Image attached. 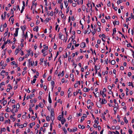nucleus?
I'll list each match as a JSON object with an SVG mask.
<instances>
[{
	"label": "nucleus",
	"mask_w": 134,
	"mask_h": 134,
	"mask_svg": "<svg viewBox=\"0 0 134 134\" xmlns=\"http://www.w3.org/2000/svg\"><path fill=\"white\" fill-rule=\"evenodd\" d=\"M46 119L48 121H49L50 120L49 116H47L46 118Z\"/></svg>",
	"instance_id": "6ab92c4d"
},
{
	"label": "nucleus",
	"mask_w": 134,
	"mask_h": 134,
	"mask_svg": "<svg viewBox=\"0 0 134 134\" xmlns=\"http://www.w3.org/2000/svg\"><path fill=\"white\" fill-rule=\"evenodd\" d=\"M64 3L66 7L67 8V6L68 5V3H67V1H64Z\"/></svg>",
	"instance_id": "5701e85b"
},
{
	"label": "nucleus",
	"mask_w": 134,
	"mask_h": 134,
	"mask_svg": "<svg viewBox=\"0 0 134 134\" xmlns=\"http://www.w3.org/2000/svg\"><path fill=\"white\" fill-rule=\"evenodd\" d=\"M6 131V130L5 128H2L1 129V131H0V132H1V134H2V131L5 132Z\"/></svg>",
	"instance_id": "f8f14e48"
},
{
	"label": "nucleus",
	"mask_w": 134,
	"mask_h": 134,
	"mask_svg": "<svg viewBox=\"0 0 134 134\" xmlns=\"http://www.w3.org/2000/svg\"><path fill=\"white\" fill-rule=\"evenodd\" d=\"M95 123L97 124H98L99 122L98 121V120H97L96 119L94 121Z\"/></svg>",
	"instance_id": "8fccbe9b"
},
{
	"label": "nucleus",
	"mask_w": 134,
	"mask_h": 134,
	"mask_svg": "<svg viewBox=\"0 0 134 134\" xmlns=\"http://www.w3.org/2000/svg\"><path fill=\"white\" fill-rule=\"evenodd\" d=\"M111 64L114 65L115 64V60H113L111 61Z\"/></svg>",
	"instance_id": "7c9ffc66"
},
{
	"label": "nucleus",
	"mask_w": 134,
	"mask_h": 134,
	"mask_svg": "<svg viewBox=\"0 0 134 134\" xmlns=\"http://www.w3.org/2000/svg\"><path fill=\"white\" fill-rule=\"evenodd\" d=\"M108 88L110 90V91L111 92H112L111 90L112 89V88L111 86H108Z\"/></svg>",
	"instance_id": "a878e982"
},
{
	"label": "nucleus",
	"mask_w": 134,
	"mask_h": 134,
	"mask_svg": "<svg viewBox=\"0 0 134 134\" xmlns=\"http://www.w3.org/2000/svg\"><path fill=\"white\" fill-rule=\"evenodd\" d=\"M4 61H2L0 63V65L1 66L3 65L4 63Z\"/></svg>",
	"instance_id": "603ef678"
},
{
	"label": "nucleus",
	"mask_w": 134,
	"mask_h": 134,
	"mask_svg": "<svg viewBox=\"0 0 134 134\" xmlns=\"http://www.w3.org/2000/svg\"><path fill=\"white\" fill-rule=\"evenodd\" d=\"M62 116H61V115H59L58 117V119L59 121H61Z\"/></svg>",
	"instance_id": "c85d7f7f"
},
{
	"label": "nucleus",
	"mask_w": 134,
	"mask_h": 134,
	"mask_svg": "<svg viewBox=\"0 0 134 134\" xmlns=\"http://www.w3.org/2000/svg\"><path fill=\"white\" fill-rule=\"evenodd\" d=\"M64 92L63 91H62L61 92L60 94L61 96H63L64 94Z\"/></svg>",
	"instance_id": "680f3d73"
},
{
	"label": "nucleus",
	"mask_w": 134,
	"mask_h": 134,
	"mask_svg": "<svg viewBox=\"0 0 134 134\" xmlns=\"http://www.w3.org/2000/svg\"><path fill=\"white\" fill-rule=\"evenodd\" d=\"M122 2V0H119L117 1V4L118 5L120 3H121Z\"/></svg>",
	"instance_id": "b1692460"
},
{
	"label": "nucleus",
	"mask_w": 134,
	"mask_h": 134,
	"mask_svg": "<svg viewBox=\"0 0 134 134\" xmlns=\"http://www.w3.org/2000/svg\"><path fill=\"white\" fill-rule=\"evenodd\" d=\"M42 103H39V107L41 108H42L43 107V106H42Z\"/></svg>",
	"instance_id": "e433bc0d"
},
{
	"label": "nucleus",
	"mask_w": 134,
	"mask_h": 134,
	"mask_svg": "<svg viewBox=\"0 0 134 134\" xmlns=\"http://www.w3.org/2000/svg\"><path fill=\"white\" fill-rule=\"evenodd\" d=\"M15 61H13L11 63V65H13L14 64L15 65Z\"/></svg>",
	"instance_id": "864d4df0"
},
{
	"label": "nucleus",
	"mask_w": 134,
	"mask_h": 134,
	"mask_svg": "<svg viewBox=\"0 0 134 134\" xmlns=\"http://www.w3.org/2000/svg\"><path fill=\"white\" fill-rule=\"evenodd\" d=\"M48 101L49 103H52V100L50 97V92H49V95H48Z\"/></svg>",
	"instance_id": "6e6552de"
},
{
	"label": "nucleus",
	"mask_w": 134,
	"mask_h": 134,
	"mask_svg": "<svg viewBox=\"0 0 134 134\" xmlns=\"http://www.w3.org/2000/svg\"><path fill=\"white\" fill-rule=\"evenodd\" d=\"M97 24L98 26H101V23H100L99 21H98L97 22Z\"/></svg>",
	"instance_id": "69168bd1"
},
{
	"label": "nucleus",
	"mask_w": 134,
	"mask_h": 134,
	"mask_svg": "<svg viewBox=\"0 0 134 134\" xmlns=\"http://www.w3.org/2000/svg\"><path fill=\"white\" fill-rule=\"evenodd\" d=\"M35 94L34 93L32 94H31L30 96V99H32V98L33 97H34L35 96Z\"/></svg>",
	"instance_id": "72a5a7b5"
},
{
	"label": "nucleus",
	"mask_w": 134,
	"mask_h": 134,
	"mask_svg": "<svg viewBox=\"0 0 134 134\" xmlns=\"http://www.w3.org/2000/svg\"><path fill=\"white\" fill-rule=\"evenodd\" d=\"M82 10L84 11L86 9V7L84 5H82Z\"/></svg>",
	"instance_id": "2f4dec72"
},
{
	"label": "nucleus",
	"mask_w": 134,
	"mask_h": 134,
	"mask_svg": "<svg viewBox=\"0 0 134 134\" xmlns=\"http://www.w3.org/2000/svg\"><path fill=\"white\" fill-rule=\"evenodd\" d=\"M83 116H82V118H84V117L86 118L87 116V115L86 114H83Z\"/></svg>",
	"instance_id": "0e129e2a"
},
{
	"label": "nucleus",
	"mask_w": 134,
	"mask_h": 134,
	"mask_svg": "<svg viewBox=\"0 0 134 134\" xmlns=\"http://www.w3.org/2000/svg\"><path fill=\"white\" fill-rule=\"evenodd\" d=\"M8 42H9V43H12V42L10 41V40H9L8 39L6 41H5V42H7V43Z\"/></svg>",
	"instance_id": "de8ad7c7"
},
{
	"label": "nucleus",
	"mask_w": 134,
	"mask_h": 134,
	"mask_svg": "<svg viewBox=\"0 0 134 134\" xmlns=\"http://www.w3.org/2000/svg\"><path fill=\"white\" fill-rule=\"evenodd\" d=\"M78 82H79V85H80V81H79L76 82V83L74 85V87L75 88H76L77 87H78V85H77V84H78Z\"/></svg>",
	"instance_id": "0eeeda50"
},
{
	"label": "nucleus",
	"mask_w": 134,
	"mask_h": 134,
	"mask_svg": "<svg viewBox=\"0 0 134 134\" xmlns=\"http://www.w3.org/2000/svg\"><path fill=\"white\" fill-rule=\"evenodd\" d=\"M72 45V43L71 42L67 46V48H70L71 47Z\"/></svg>",
	"instance_id": "a211bd4d"
},
{
	"label": "nucleus",
	"mask_w": 134,
	"mask_h": 134,
	"mask_svg": "<svg viewBox=\"0 0 134 134\" xmlns=\"http://www.w3.org/2000/svg\"><path fill=\"white\" fill-rule=\"evenodd\" d=\"M7 31H6L5 32L4 34V35H5L4 37H5L7 35L8 32V28H7Z\"/></svg>",
	"instance_id": "4c0bfd02"
},
{
	"label": "nucleus",
	"mask_w": 134,
	"mask_h": 134,
	"mask_svg": "<svg viewBox=\"0 0 134 134\" xmlns=\"http://www.w3.org/2000/svg\"><path fill=\"white\" fill-rule=\"evenodd\" d=\"M102 118L103 119H104V120H105V117L104 116V114H102Z\"/></svg>",
	"instance_id": "052dcab7"
},
{
	"label": "nucleus",
	"mask_w": 134,
	"mask_h": 134,
	"mask_svg": "<svg viewBox=\"0 0 134 134\" xmlns=\"http://www.w3.org/2000/svg\"><path fill=\"white\" fill-rule=\"evenodd\" d=\"M23 34H24V31L26 30V26L25 25H24L23 26Z\"/></svg>",
	"instance_id": "bb28decb"
},
{
	"label": "nucleus",
	"mask_w": 134,
	"mask_h": 134,
	"mask_svg": "<svg viewBox=\"0 0 134 134\" xmlns=\"http://www.w3.org/2000/svg\"><path fill=\"white\" fill-rule=\"evenodd\" d=\"M61 122L62 124L63 125L64 123L66 122V120H61Z\"/></svg>",
	"instance_id": "c756f323"
},
{
	"label": "nucleus",
	"mask_w": 134,
	"mask_h": 134,
	"mask_svg": "<svg viewBox=\"0 0 134 134\" xmlns=\"http://www.w3.org/2000/svg\"><path fill=\"white\" fill-rule=\"evenodd\" d=\"M127 47H129L130 46L131 47H132L131 45V44L130 43L128 44H127Z\"/></svg>",
	"instance_id": "79ce46f5"
},
{
	"label": "nucleus",
	"mask_w": 134,
	"mask_h": 134,
	"mask_svg": "<svg viewBox=\"0 0 134 134\" xmlns=\"http://www.w3.org/2000/svg\"><path fill=\"white\" fill-rule=\"evenodd\" d=\"M5 72V71L3 70L1 72V75L3 76V78L4 77V75H3L2 74Z\"/></svg>",
	"instance_id": "ddd939ff"
},
{
	"label": "nucleus",
	"mask_w": 134,
	"mask_h": 134,
	"mask_svg": "<svg viewBox=\"0 0 134 134\" xmlns=\"http://www.w3.org/2000/svg\"><path fill=\"white\" fill-rule=\"evenodd\" d=\"M10 118L13 120V122H14L16 120V118L13 117L12 115H11Z\"/></svg>",
	"instance_id": "dca6fc26"
},
{
	"label": "nucleus",
	"mask_w": 134,
	"mask_h": 134,
	"mask_svg": "<svg viewBox=\"0 0 134 134\" xmlns=\"http://www.w3.org/2000/svg\"><path fill=\"white\" fill-rule=\"evenodd\" d=\"M78 94V92L77 91H76V92H74V96H75V95H77Z\"/></svg>",
	"instance_id": "c03bdc74"
},
{
	"label": "nucleus",
	"mask_w": 134,
	"mask_h": 134,
	"mask_svg": "<svg viewBox=\"0 0 134 134\" xmlns=\"http://www.w3.org/2000/svg\"><path fill=\"white\" fill-rule=\"evenodd\" d=\"M114 114H115L116 113V111L117 110L116 107H114Z\"/></svg>",
	"instance_id": "49530a36"
},
{
	"label": "nucleus",
	"mask_w": 134,
	"mask_h": 134,
	"mask_svg": "<svg viewBox=\"0 0 134 134\" xmlns=\"http://www.w3.org/2000/svg\"><path fill=\"white\" fill-rule=\"evenodd\" d=\"M59 38L60 39H61L62 38V36L63 35H62L60 33L59 34Z\"/></svg>",
	"instance_id": "58836bf2"
},
{
	"label": "nucleus",
	"mask_w": 134,
	"mask_h": 134,
	"mask_svg": "<svg viewBox=\"0 0 134 134\" xmlns=\"http://www.w3.org/2000/svg\"><path fill=\"white\" fill-rule=\"evenodd\" d=\"M115 23H114V21L113 22V24H114V25H115V24H116L117 23H117V25H118L119 24V22L118 21H115Z\"/></svg>",
	"instance_id": "cd10ccee"
},
{
	"label": "nucleus",
	"mask_w": 134,
	"mask_h": 134,
	"mask_svg": "<svg viewBox=\"0 0 134 134\" xmlns=\"http://www.w3.org/2000/svg\"><path fill=\"white\" fill-rule=\"evenodd\" d=\"M90 89H89L88 90V88H86V87L85 88H84V90L85 92H88L90 90Z\"/></svg>",
	"instance_id": "f3484780"
},
{
	"label": "nucleus",
	"mask_w": 134,
	"mask_h": 134,
	"mask_svg": "<svg viewBox=\"0 0 134 134\" xmlns=\"http://www.w3.org/2000/svg\"><path fill=\"white\" fill-rule=\"evenodd\" d=\"M24 58V57H20L19 59V61H21L23 60Z\"/></svg>",
	"instance_id": "393cba45"
},
{
	"label": "nucleus",
	"mask_w": 134,
	"mask_h": 134,
	"mask_svg": "<svg viewBox=\"0 0 134 134\" xmlns=\"http://www.w3.org/2000/svg\"><path fill=\"white\" fill-rule=\"evenodd\" d=\"M5 118H8L9 116L8 114L7 113H5Z\"/></svg>",
	"instance_id": "09e8293b"
},
{
	"label": "nucleus",
	"mask_w": 134,
	"mask_h": 134,
	"mask_svg": "<svg viewBox=\"0 0 134 134\" xmlns=\"http://www.w3.org/2000/svg\"><path fill=\"white\" fill-rule=\"evenodd\" d=\"M80 47L82 48H84L86 46V44L84 42L82 43L80 46Z\"/></svg>",
	"instance_id": "39448f33"
},
{
	"label": "nucleus",
	"mask_w": 134,
	"mask_h": 134,
	"mask_svg": "<svg viewBox=\"0 0 134 134\" xmlns=\"http://www.w3.org/2000/svg\"><path fill=\"white\" fill-rule=\"evenodd\" d=\"M106 91V89L105 88H104L103 90V91L102 92V94H104V92H105Z\"/></svg>",
	"instance_id": "a18cd8bd"
},
{
	"label": "nucleus",
	"mask_w": 134,
	"mask_h": 134,
	"mask_svg": "<svg viewBox=\"0 0 134 134\" xmlns=\"http://www.w3.org/2000/svg\"><path fill=\"white\" fill-rule=\"evenodd\" d=\"M28 62H29V66L30 65L32 66H33V65L34 64V61L33 62H32V61L31 60V59H29L28 60Z\"/></svg>",
	"instance_id": "7ed1b4c3"
},
{
	"label": "nucleus",
	"mask_w": 134,
	"mask_h": 134,
	"mask_svg": "<svg viewBox=\"0 0 134 134\" xmlns=\"http://www.w3.org/2000/svg\"><path fill=\"white\" fill-rule=\"evenodd\" d=\"M38 27L37 26H36L35 27L34 29L33 30L34 31H36L37 32L38 30Z\"/></svg>",
	"instance_id": "9b49d317"
},
{
	"label": "nucleus",
	"mask_w": 134,
	"mask_h": 134,
	"mask_svg": "<svg viewBox=\"0 0 134 134\" xmlns=\"http://www.w3.org/2000/svg\"><path fill=\"white\" fill-rule=\"evenodd\" d=\"M124 122L126 124H127L128 122V121L127 120L126 117H125L124 118Z\"/></svg>",
	"instance_id": "4468645a"
},
{
	"label": "nucleus",
	"mask_w": 134,
	"mask_h": 134,
	"mask_svg": "<svg viewBox=\"0 0 134 134\" xmlns=\"http://www.w3.org/2000/svg\"><path fill=\"white\" fill-rule=\"evenodd\" d=\"M51 83L52 84V91H53V89L55 83L54 81H52L51 82Z\"/></svg>",
	"instance_id": "20e7f679"
},
{
	"label": "nucleus",
	"mask_w": 134,
	"mask_h": 134,
	"mask_svg": "<svg viewBox=\"0 0 134 134\" xmlns=\"http://www.w3.org/2000/svg\"><path fill=\"white\" fill-rule=\"evenodd\" d=\"M131 73L130 72H128V75L129 77H130L131 75Z\"/></svg>",
	"instance_id": "774afa93"
},
{
	"label": "nucleus",
	"mask_w": 134,
	"mask_h": 134,
	"mask_svg": "<svg viewBox=\"0 0 134 134\" xmlns=\"http://www.w3.org/2000/svg\"><path fill=\"white\" fill-rule=\"evenodd\" d=\"M51 76H49L48 78V81H50L51 80Z\"/></svg>",
	"instance_id": "3c124183"
},
{
	"label": "nucleus",
	"mask_w": 134,
	"mask_h": 134,
	"mask_svg": "<svg viewBox=\"0 0 134 134\" xmlns=\"http://www.w3.org/2000/svg\"><path fill=\"white\" fill-rule=\"evenodd\" d=\"M105 18L107 19H110V17L109 16H108V17H107V16H105Z\"/></svg>",
	"instance_id": "338daca9"
},
{
	"label": "nucleus",
	"mask_w": 134,
	"mask_h": 134,
	"mask_svg": "<svg viewBox=\"0 0 134 134\" xmlns=\"http://www.w3.org/2000/svg\"><path fill=\"white\" fill-rule=\"evenodd\" d=\"M6 49H5L3 50V51L2 52V55H4L5 54L6 52H5V50Z\"/></svg>",
	"instance_id": "4be33fe9"
},
{
	"label": "nucleus",
	"mask_w": 134,
	"mask_h": 134,
	"mask_svg": "<svg viewBox=\"0 0 134 134\" xmlns=\"http://www.w3.org/2000/svg\"><path fill=\"white\" fill-rule=\"evenodd\" d=\"M48 12L47 13V15H48V16L49 15H50L51 16H52L53 15V11H52L51 12L50 14H48Z\"/></svg>",
	"instance_id": "412c9836"
},
{
	"label": "nucleus",
	"mask_w": 134,
	"mask_h": 134,
	"mask_svg": "<svg viewBox=\"0 0 134 134\" xmlns=\"http://www.w3.org/2000/svg\"><path fill=\"white\" fill-rule=\"evenodd\" d=\"M128 131L129 134H132V131L131 129H129V130Z\"/></svg>",
	"instance_id": "ea45409f"
},
{
	"label": "nucleus",
	"mask_w": 134,
	"mask_h": 134,
	"mask_svg": "<svg viewBox=\"0 0 134 134\" xmlns=\"http://www.w3.org/2000/svg\"><path fill=\"white\" fill-rule=\"evenodd\" d=\"M7 43V42H4L3 44L2 45L1 47V48L2 49H3L4 48L5 45Z\"/></svg>",
	"instance_id": "2eb2a0df"
},
{
	"label": "nucleus",
	"mask_w": 134,
	"mask_h": 134,
	"mask_svg": "<svg viewBox=\"0 0 134 134\" xmlns=\"http://www.w3.org/2000/svg\"><path fill=\"white\" fill-rule=\"evenodd\" d=\"M27 33V32H26V34L24 35V36H25V39H26V37H28Z\"/></svg>",
	"instance_id": "4d7b16f0"
},
{
	"label": "nucleus",
	"mask_w": 134,
	"mask_h": 134,
	"mask_svg": "<svg viewBox=\"0 0 134 134\" xmlns=\"http://www.w3.org/2000/svg\"><path fill=\"white\" fill-rule=\"evenodd\" d=\"M36 80V78H34L33 80L32 81V82H33V83H35V81Z\"/></svg>",
	"instance_id": "5fc2aeb1"
},
{
	"label": "nucleus",
	"mask_w": 134,
	"mask_h": 134,
	"mask_svg": "<svg viewBox=\"0 0 134 134\" xmlns=\"http://www.w3.org/2000/svg\"><path fill=\"white\" fill-rule=\"evenodd\" d=\"M59 50L60 52H61L63 51L62 48L61 47H59Z\"/></svg>",
	"instance_id": "13d9d810"
},
{
	"label": "nucleus",
	"mask_w": 134,
	"mask_h": 134,
	"mask_svg": "<svg viewBox=\"0 0 134 134\" xmlns=\"http://www.w3.org/2000/svg\"><path fill=\"white\" fill-rule=\"evenodd\" d=\"M53 48L54 49H56L57 48V46L55 43H54V45L53 46Z\"/></svg>",
	"instance_id": "e2e57ef3"
},
{
	"label": "nucleus",
	"mask_w": 134,
	"mask_h": 134,
	"mask_svg": "<svg viewBox=\"0 0 134 134\" xmlns=\"http://www.w3.org/2000/svg\"><path fill=\"white\" fill-rule=\"evenodd\" d=\"M27 122H26V123H24L23 125V126L24 127H26L27 126Z\"/></svg>",
	"instance_id": "c9c22d12"
},
{
	"label": "nucleus",
	"mask_w": 134,
	"mask_h": 134,
	"mask_svg": "<svg viewBox=\"0 0 134 134\" xmlns=\"http://www.w3.org/2000/svg\"><path fill=\"white\" fill-rule=\"evenodd\" d=\"M77 116L79 117L80 116H81L82 115V114L81 113H77L76 114Z\"/></svg>",
	"instance_id": "37998d69"
},
{
	"label": "nucleus",
	"mask_w": 134,
	"mask_h": 134,
	"mask_svg": "<svg viewBox=\"0 0 134 134\" xmlns=\"http://www.w3.org/2000/svg\"><path fill=\"white\" fill-rule=\"evenodd\" d=\"M63 130L65 133V134H66L67 133V131L66 130V129H65V127H63Z\"/></svg>",
	"instance_id": "aec40b11"
},
{
	"label": "nucleus",
	"mask_w": 134,
	"mask_h": 134,
	"mask_svg": "<svg viewBox=\"0 0 134 134\" xmlns=\"http://www.w3.org/2000/svg\"><path fill=\"white\" fill-rule=\"evenodd\" d=\"M7 103V100H4L3 102V105H5Z\"/></svg>",
	"instance_id": "a19ab883"
},
{
	"label": "nucleus",
	"mask_w": 134,
	"mask_h": 134,
	"mask_svg": "<svg viewBox=\"0 0 134 134\" xmlns=\"http://www.w3.org/2000/svg\"><path fill=\"white\" fill-rule=\"evenodd\" d=\"M78 127L79 128L83 129L85 128V126L83 125L81 126V125H78Z\"/></svg>",
	"instance_id": "1a4fd4ad"
},
{
	"label": "nucleus",
	"mask_w": 134,
	"mask_h": 134,
	"mask_svg": "<svg viewBox=\"0 0 134 134\" xmlns=\"http://www.w3.org/2000/svg\"><path fill=\"white\" fill-rule=\"evenodd\" d=\"M19 29V28H17L16 29V31L15 33L14 34V37H16L18 36V30Z\"/></svg>",
	"instance_id": "f257e3e1"
},
{
	"label": "nucleus",
	"mask_w": 134,
	"mask_h": 134,
	"mask_svg": "<svg viewBox=\"0 0 134 134\" xmlns=\"http://www.w3.org/2000/svg\"><path fill=\"white\" fill-rule=\"evenodd\" d=\"M6 111L7 112H9L11 111V110L9 107H8L7 109L6 110Z\"/></svg>",
	"instance_id": "f704fd0d"
},
{
	"label": "nucleus",
	"mask_w": 134,
	"mask_h": 134,
	"mask_svg": "<svg viewBox=\"0 0 134 134\" xmlns=\"http://www.w3.org/2000/svg\"><path fill=\"white\" fill-rule=\"evenodd\" d=\"M54 110L53 109H52L51 110V118L52 116L54 117Z\"/></svg>",
	"instance_id": "f03ea898"
},
{
	"label": "nucleus",
	"mask_w": 134,
	"mask_h": 134,
	"mask_svg": "<svg viewBox=\"0 0 134 134\" xmlns=\"http://www.w3.org/2000/svg\"><path fill=\"white\" fill-rule=\"evenodd\" d=\"M67 130L68 131H69L70 132H72V130L71 129H70L69 128H68L67 129Z\"/></svg>",
	"instance_id": "bf43d9fd"
},
{
	"label": "nucleus",
	"mask_w": 134,
	"mask_h": 134,
	"mask_svg": "<svg viewBox=\"0 0 134 134\" xmlns=\"http://www.w3.org/2000/svg\"><path fill=\"white\" fill-rule=\"evenodd\" d=\"M7 65V64L5 63L3 64L2 66V69H4L5 68V67Z\"/></svg>",
	"instance_id": "473e14b6"
},
{
	"label": "nucleus",
	"mask_w": 134,
	"mask_h": 134,
	"mask_svg": "<svg viewBox=\"0 0 134 134\" xmlns=\"http://www.w3.org/2000/svg\"><path fill=\"white\" fill-rule=\"evenodd\" d=\"M131 20V19H130V18H127L126 19V22H127L128 21H130Z\"/></svg>",
	"instance_id": "6e6d98bb"
},
{
	"label": "nucleus",
	"mask_w": 134,
	"mask_h": 134,
	"mask_svg": "<svg viewBox=\"0 0 134 134\" xmlns=\"http://www.w3.org/2000/svg\"><path fill=\"white\" fill-rule=\"evenodd\" d=\"M107 103V101L104 98L102 99V102H101L102 104H105Z\"/></svg>",
	"instance_id": "423d86ee"
},
{
	"label": "nucleus",
	"mask_w": 134,
	"mask_h": 134,
	"mask_svg": "<svg viewBox=\"0 0 134 134\" xmlns=\"http://www.w3.org/2000/svg\"><path fill=\"white\" fill-rule=\"evenodd\" d=\"M35 124V122H33L32 123H31L30 125V127L31 128H32V126L34 125Z\"/></svg>",
	"instance_id": "9d476101"
}]
</instances>
